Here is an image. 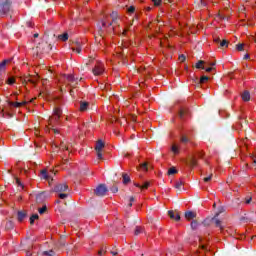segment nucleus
<instances>
[{"instance_id": "nucleus-1", "label": "nucleus", "mask_w": 256, "mask_h": 256, "mask_svg": "<svg viewBox=\"0 0 256 256\" xmlns=\"http://www.w3.org/2000/svg\"><path fill=\"white\" fill-rule=\"evenodd\" d=\"M54 112L48 120L47 129L51 135H61V132L57 129L61 121V115H63V110L61 106L65 105V100L62 97L56 96L54 98Z\"/></svg>"}, {"instance_id": "nucleus-2", "label": "nucleus", "mask_w": 256, "mask_h": 256, "mask_svg": "<svg viewBox=\"0 0 256 256\" xmlns=\"http://www.w3.org/2000/svg\"><path fill=\"white\" fill-rule=\"evenodd\" d=\"M193 129H182L180 133V145L186 148L188 145L195 147Z\"/></svg>"}, {"instance_id": "nucleus-3", "label": "nucleus", "mask_w": 256, "mask_h": 256, "mask_svg": "<svg viewBox=\"0 0 256 256\" xmlns=\"http://www.w3.org/2000/svg\"><path fill=\"white\" fill-rule=\"evenodd\" d=\"M115 30V27L119 26V14L112 12L110 15H105L102 20V27H111Z\"/></svg>"}, {"instance_id": "nucleus-4", "label": "nucleus", "mask_w": 256, "mask_h": 256, "mask_svg": "<svg viewBox=\"0 0 256 256\" xmlns=\"http://www.w3.org/2000/svg\"><path fill=\"white\" fill-rule=\"evenodd\" d=\"M59 83L75 87V85H77V79H75V76L72 74H62L59 78Z\"/></svg>"}, {"instance_id": "nucleus-5", "label": "nucleus", "mask_w": 256, "mask_h": 256, "mask_svg": "<svg viewBox=\"0 0 256 256\" xmlns=\"http://www.w3.org/2000/svg\"><path fill=\"white\" fill-rule=\"evenodd\" d=\"M191 117V111H189V108L185 105H180L178 108V118L180 121H187Z\"/></svg>"}, {"instance_id": "nucleus-6", "label": "nucleus", "mask_w": 256, "mask_h": 256, "mask_svg": "<svg viewBox=\"0 0 256 256\" xmlns=\"http://www.w3.org/2000/svg\"><path fill=\"white\" fill-rule=\"evenodd\" d=\"M11 11V2L6 0L4 3L0 4V17H5L7 13Z\"/></svg>"}, {"instance_id": "nucleus-7", "label": "nucleus", "mask_w": 256, "mask_h": 256, "mask_svg": "<svg viewBox=\"0 0 256 256\" xmlns=\"http://www.w3.org/2000/svg\"><path fill=\"white\" fill-rule=\"evenodd\" d=\"M93 75L99 76L105 73V66L101 62H96L94 68L92 69Z\"/></svg>"}, {"instance_id": "nucleus-8", "label": "nucleus", "mask_w": 256, "mask_h": 256, "mask_svg": "<svg viewBox=\"0 0 256 256\" xmlns=\"http://www.w3.org/2000/svg\"><path fill=\"white\" fill-rule=\"evenodd\" d=\"M107 186L104 184H100L95 190L94 193L97 197H104V195H107Z\"/></svg>"}, {"instance_id": "nucleus-9", "label": "nucleus", "mask_w": 256, "mask_h": 256, "mask_svg": "<svg viewBox=\"0 0 256 256\" xmlns=\"http://www.w3.org/2000/svg\"><path fill=\"white\" fill-rule=\"evenodd\" d=\"M104 148H105V143H103V141L101 140H98L95 146V151L97 152L98 159H103V153H101V151H103Z\"/></svg>"}, {"instance_id": "nucleus-10", "label": "nucleus", "mask_w": 256, "mask_h": 256, "mask_svg": "<svg viewBox=\"0 0 256 256\" xmlns=\"http://www.w3.org/2000/svg\"><path fill=\"white\" fill-rule=\"evenodd\" d=\"M206 62L203 60H200L196 63L195 67L196 69H203L204 71H206V73H211L213 70V67H207L206 68Z\"/></svg>"}, {"instance_id": "nucleus-11", "label": "nucleus", "mask_w": 256, "mask_h": 256, "mask_svg": "<svg viewBox=\"0 0 256 256\" xmlns=\"http://www.w3.org/2000/svg\"><path fill=\"white\" fill-rule=\"evenodd\" d=\"M69 189L67 184H56L53 188L54 193H65Z\"/></svg>"}, {"instance_id": "nucleus-12", "label": "nucleus", "mask_w": 256, "mask_h": 256, "mask_svg": "<svg viewBox=\"0 0 256 256\" xmlns=\"http://www.w3.org/2000/svg\"><path fill=\"white\" fill-rule=\"evenodd\" d=\"M52 149H59L60 151H69V146L65 142L61 141L60 144L55 143Z\"/></svg>"}, {"instance_id": "nucleus-13", "label": "nucleus", "mask_w": 256, "mask_h": 256, "mask_svg": "<svg viewBox=\"0 0 256 256\" xmlns=\"http://www.w3.org/2000/svg\"><path fill=\"white\" fill-rule=\"evenodd\" d=\"M24 105H27V102H13V101H8V106L10 109L16 108L19 109V107H24Z\"/></svg>"}, {"instance_id": "nucleus-14", "label": "nucleus", "mask_w": 256, "mask_h": 256, "mask_svg": "<svg viewBox=\"0 0 256 256\" xmlns=\"http://www.w3.org/2000/svg\"><path fill=\"white\" fill-rule=\"evenodd\" d=\"M27 217V211L21 210L17 212V219L19 223H23L25 221V218Z\"/></svg>"}, {"instance_id": "nucleus-15", "label": "nucleus", "mask_w": 256, "mask_h": 256, "mask_svg": "<svg viewBox=\"0 0 256 256\" xmlns=\"http://www.w3.org/2000/svg\"><path fill=\"white\" fill-rule=\"evenodd\" d=\"M168 215L170 219H174L175 221L181 220V215H179V212H174L173 210L168 211Z\"/></svg>"}, {"instance_id": "nucleus-16", "label": "nucleus", "mask_w": 256, "mask_h": 256, "mask_svg": "<svg viewBox=\"0 0 256 256\" xmlns=\"http://www.w3.org/2000/svg\"><path fill=\"white\" fill-rule=\"evenodd\" d=\"M11 61H13V59H5L0 63V75L1 73H3V71H5L7 64L11 63Z\"/></svg>"}, {"instance_id": "nucleus-17", "label": "nucleus", "mask_w": 256, "mask_h": 256, "mask_svg": "<svg viewBox=\"0 0 256 256\" xmlns=\"http://www.w3.org/2000/svg\"><path fill=\"white\" fill-rule=\"evenodd\" d=\"M171 151L174 153V155H179L181 153V146H179L177 143L172 144Z\"/></svg>"}, {"instance_id": "nucleus-18", "label": "nucleus", "mask_w": 256, "mask_h": 256, "mask_svg": "<svg viewBox=\"0 0 256 256\" xmlns=\"http://www.w3.org/2000/svg\"><path fill=\"white\" fill-rule=\"evenodd\" d=\"M185 217L188 221H191V219H195L197 217V213L193 211H187L185 212Z\"/></svg>"}, {"instance_id": "nucleus-19", "label": "nucleus", "mask_w": 256, "mask_h": 256, "mask_svg": "<svg viewBox=\"0 0 256 256\" xmlns=\"http://www.w3.org/2000/svg\"><path fill=\"white\" fill-rule=\"evenodd\" d=\"M79 109L81 112L87 111V109H89V102L81 101Z\"/></svg>"}, {"instance_id": "nucleus-20", "label": "nucleus", "mask_w": 256, "mask_h": 256, "mask_svg": "<svg viewBox=\"0 0 256 256\" xmlns=\"http://www.w3.org/2000/svg\"><path fill=\"white\" fill-rule=\"evenodd\" d=\"M186 165H189V167H197V158L192 157L189 161H186Z\"/></svg>"}, {"instance_id": "nucleus-21", "label": "nucleus", "mask_w": 256, "mask_h": 256, "mask_svg": "<svg viewBox=\"0 0 256 256\" xmlns=\"http://www.w3.org/2000/svg\"><path fill=\"white\" fill-rule=\"evenodd\" d=\"M73 51H76V53H81V43L79 41H76L74 43V46L72 47Z\"/></svg>"}, {"instance_id": "nucleus-22", "label": "nucleus", "mask_w": 256, "mask_h": 256, "mask_svg": "<svg viewBox=\"0 0 256 256\" xmlns=\"http://www.w3.org/2000/svg\"><path fill=\"white\" fill-rule=\"evenodd\" d=\"M58 39L59 41H69V34L67 32L63 33V34H60L58 35Z\"/></svg>"}, {"instance_id": "nucleus-23", "label": "nucleus", "mask_w": 256, "mask_h": 256, "mask_svg": "<svg viewBox=\"0 0 256 256\" xmlns=\"http://www.w3.org/2000/svg\"><path fill=\"white\" fill-rule=\"evenodd\" d=\"M220 49H227L229 47V41L221 40L219 44Z\"/></svg>"}, {"instance_id": "nucleus-24", "label": "nucleus", "mask_w": 256, "mask_h": 256, "mask_svg": "<svg viewBox=\"0 0 256 256\" xmlns=\"http://www.w3.org/2000/svg\"><path fill=\"white\" fill-rule=\"evenodd\" d=\"M250 99H251V94L249 93V91H244V93H242V100L249 101Z\"/></svg>"}, {"instance_id": "nucleus-25", "label": "nucleus", "mask_w": 256, "mask_h": 256, "mask_svg": "<svg viewBox=\"0 0 256 256\" xmlns=\"http://www.w3.org/2000/svg\"><path fill=\"white\" fill-rule=\"evenodd\" d=\"M141 233H145V229L141 226H136L134 235H141Z\"/></svg>"}, {"instance_id": "nucleus-26", "label": "nucleus", "mask_w": 256, "mask_h": 256, "mask_svg": "<svg viewBox=\"0 0 256 256\" xmlns=\"http://www.w3.org/2000/svg\"><path fill=\"white\" fill-rule=\"evenodd\" d=\"M16 79H15V76H10L7 80H6V83L7 85H15L16 83Z\"/></svg>"}, {"instance_id": "nucleus-27", "label": "nucleus", "mask_w": 256, "mask_h": 256, "mask_svg": "<svg viewBox=\"0 0 256 256\" xmlns=\"http://www.w3.org/2000/svg\"><path fill=\"white\" fill-rule=\"evenodd\" d=\"M43 256H57V253H55V251L53 250H49V251H44L42 253Z\"/></svg>"}, {"instance_id": "nucleus-28", "label": "nucleus", "mask_w": 256, "mask_h": 256, "mask_svg": "<svg viewBox=\"0 0 256 256\" xmlns=\"http://www.w3.org/2000/svg\"><path fill=\"white\" fill-rule=\"evenodd\" d=\"M135 185V187H138L139 189H149V185H150V183L149 182H145L144 183V185H140V184H134Z\"/></svg>"}, {"instance_id": "nucleus-29", "label": "nucleus", "mask_w": 256, "mask_h": 256, "mask_svg": "<svg viewBox=\"0 0 256 256\" xmlns=\"http://www.w3.org/2000/svg\"><path fill=\"white\" fill-rule=\"evenodd\" d=\"M122 178H123L124 185H127V183H130L131 181V178L127 174H122Z\"/></svg>"}, {"instance_id": "nucleus-30", "label": "nucleus", "mask_w": 256, "mask_h": 256, "mask_svg": "<svg viewBox=\"0 0 256 256\" xmlns=\"http://www.w3.org/2000/svg\"><path fill=\"white\" fill-rule=\"evenodd\" d=\"M37 219H39V214H33L30 217V224L33 225L35 223V221H37Z\"/></svg>"}, {"instance_id": "nucleus-31", "label": "nucleus", "mask_w": 256, "mask_h": 256, "mask_svg": "<svg viewBox=\"0 0 256 256\" xmlns=\"http://www.w3.org/2000/svg\"><path fill=\"white\" fill-rule=\"evenodd\" d=\"M107 253V247L102 246L101 249L98 251L99 256H103Z\"/></svg>"}, {"instance_id": "nucleus-32", "label": "nucleus", "mask_w": 256, "mask_h": 256, "mask_svg": "<svg viewBox=\"0 0 256 256\" xmlns=\"http://www.w3.org/2000/svg\"><path fill=\"white\" fill-rule=\"evenodd\" d=\"M140 169H142V171H149V163L140 164Z\"/></svg>"}, {"instance_id": "nucleus-33", "label": "nucleus", "mask_w": 256, "mask_h": 256, "mask_svg": "<svg viewBox=\"0 0 256 256\" xmlns=\"http://www.w3.org/2000/svg\"><path fill=\"white\" fill-rule=\"evenodd\" d=\"M38 213L40 215H44V213H47V205H44L42 208H39Z\"/></svg>"}, {"instance_id": "nucleus-34", "label": "nucleus", "mask_w": 256, "mask_h": 256, "mask_svg": "<svg viewBox=\"0 0 256 256\" xmlns=\"http://www.w3.org/2000/svg\"><path fill=\"white\" fill-rule=\"evenodd\" d=\"M152 3L154 7H161V3H163V0H152Z\"/></svg>"}, {"instance_id": "nucleus-35", "label": "nucleus", "mask_w": 256, "mask_h": 256, "mask_svg": "<svg viewBox=\"0 0 256 256\" xmlns=\"http://www.w3.org/2000/svg\"><path fill=\"white\" fill-rule=\"evenodd\" d=\"M177 174V170L175 167H171L169 170H168V175H175Z\"/></svg>"}, {"instance_id": "nucleus-36", "label": "nucleus", "mask_w": 256, "mask_h": 256, "mask_svg": "<svg viewBox=\"0 0 256 256\" xmlns=\"http://www.w3.org/2000/svg\"><path fill=\"white\" fill-rule=\"evenodd\" d=\"M207 81H209V76H202L200 78V83L203 84V83H207Z\"/></svg>"}, {"instance_id": "nucleus-37", "label": "nucleus", "mask_w": 256, "mask_h": 256, "mask_svg": "<svg viewBox=\"0 0 256 256\" xmlns=\"http://www.w3.org/2000/svg\"><path fill=\"white\" fill-rule=\"evenodd\" d=\"M197 227H199V223L196 220H193L191 222V228L192 229H197Z\"/></svg>"}, {"instance_id": "nucleus-38", "label": "nucleus", "mask_w": 256, "mask_h": 256, "mask_svg": "<svg viewBox=\"0 0 256 256\" xmlns=\"http://www.w3.org/2000/svg\"><path fill=\"white\" fill-rule=\"evenodd\" d=\"M127 13L129 15H132V13H135V6H130L128 9H127Z\"/></svg>"}, {"instance_id": "nucleus-39", "label": "nucleus", "mask_w": 256, "mask_h": 256, "mask_svg": "<svg viewBox=\"0 0 256 256\" xmlns=\"http://www.w3.org/2000/svg\"><path fill=\"white\" fill-rule=\"evenodd\" d=\"M41 175H42L43 179H49V174H47V170H42Z\"/></svg>"}, {"instance_id": "nucleus-40", "label": "nucleus", "mask_w": 256, "mask_h": 256, "mask_svg": "<svg viewBox=\"0 0 256 256\" xmlns=\"http://www.w3.org/2000/svg\"><path fill=\"white\" fill-rule=\"evenodd\" d=\"M215 225L216 227H219V229H221V231H223V226H221V221L218 219H215Z\"/></svg>"}, {"instance_id": "nucleus-41", "label": "nucleus", "mask_w": 256, "mask_h": 256, "mask_svg": "<svg viewBox=\"0 0 256 256\" xmlns=\"http://www.w3.org/2000/svg\"><path fill=\"white\" fill-rule=\"evenodd\" d=\"M209 0H200L201 7H207Z\"/></svg>"}, {"instance_id": "nucleus-42", "label": "nucleus", "mask_w": 256, "mask_h": 256, "mask_svg": "<svg viewBox=\"0 0 256 256\" xmlns=\"http://www.w3.org/2000/svg\"><path fill=\"white\" fill-rule=\"evenodd\" d=\"M244 47H245V44H237L236 45L237 51H243Z\"/></svg>"}, {"instance_id": "nucleus-43", "label": "nucleus", "mask_w": 256, "mask_h": 256, "mask_svg": "<svg viewBox=\"0 0 256 256\" xmlns=\"http://www.w3.org/2000/svg\"><path fill=\"white\" fill-rule=\"evenodd\" d=\"M175 187L176 189H181V187H183V182L182 181L176 182Z\"/></svg>"}, {"instance_id": "nucleus-44", "label": "nucleus", "mask_w": 256, "mask_h": 256, "mask_svg": "<svg viewBox=\"0 0 256 256\" xmlns=\"http://www.w3.org/2000/svg\"><path fill=\"white\" fill-rule=\"evenodd\" d=\"M211 179H213V174H210L208 177H205L204 182L209 183V181H211Z\"/></svg>"}, {"instance_id": "nucleus-45", "label": "nucleus", "mask_w": 256, "mask_h": 256, "mask_svg": "<svg viewBox=\"0 0 256 256\" xmlns=\"http://www.w3.org/2000/svg\"><path fill=\"white\" fill-rule=\"evenodd\" d=\"M131 25H133V23H131V24L129 25V27H131ZM129 27H126V28L123 30L122 35L126 36L127 33H129Z\"/></svg>"}, {"instance_id": "nucleus-46", "label": "nucleus", "mask_w": 256, "mask_h": 256, "mask_svg": "<svg viewBox=\"0 0 256 256\" xmlns=\"http://www.w3.org/2000/svg\"><path fill=\"white\" fill-rule=\"evenodd\" d=\"M199 241H200V247H201V249H203V251H206L207 245H205V244L202 243L201 238H199Z\"/></svg>"}, {"instance_id": "nucleus-47", "label": "nucleus", "mask_w": 256, "mask_h": 256, "mask_svg": "<svg viewBox=\"0 0 256 256\" xmlns=\"http://www.w3.org/2000/svg\"><path fill=\"white\" fill-rule=\"evenodd\" d=\"M197 157H198V159H203V157H205V153L204 152H197Z\"/></svg>"}, {"instance_id": "nucleus-48", "label": "nucleus", "mask_w": 256, "mask_h": 256, "mask_svg": "<svg viewBox=\"0 0 256 256\" xmlns=\"http://www.w3.org/2000/svg\"><path fill=\"white\" fill-rule=\"evenodd\" d=\"M58 197H59V199H67V194H65V193H60V194L58 195Z\"/></svg>"}, {"instance_id": "nucleus-49", "label": "nucleus", "mask_w": 256, "mask_h": 256, "mask_svg": "<svg viewBox=\"0 0 256 256\" xmlns=\"http://www.w3.org/2000/svg\"><path fill=\"white\" fill-rule=\"evenodd\" d=\"M214 43H216L217 45H220V43H221V38L215 37V38H214Z\"/></svg>"}, {"instance_id": "nucleus-50", "label": "nucleus", "mask_w": 256, "mask_h": 256, "mask_svg": "<svg viewBox=\"0 0 256 256\" xmlns=\"http://www.w3.org/2000/svg\"><path fill=\"white\" fill-rule=\"evenodd\" d=\"M135 201L134 197H130V203L128 204V207H133V202Z\"/></svg>"}, {"instance_id": "nucleus-51", "label": "nucleus", "mask_w": 256, "mask_h": 256, "mask_svg": "<svg viewBox=\"0 0 256 256\" xmlns=\"http://www.w3.org/2000/svg\"><path fill=\"white\" fill-rule=\"evenodd\" d=\"M111 191H112V193H117L119 191V189L117 188V186H113Z\"/></svg>"}, {"instance_id": "nucleus-52", "label": "nucleus", "mask_w": 256, "mask_h": 256, "mask_svg": "<svg viewBox=\"0 0 256 256\" xmlns=\"http://www.w3.org/2000/svg\"><path fill=\"white\" fill-rule=\"evenodd\" d=\"M179 61H181V63H183V61H185V55H180L179 56Z\"/></svg>"}, {"instance_id": "nucleus-53", "label": "nucleus", "mask_w": 256, "mask_h": 256, "mask_svg": "<svg viewBox=\"0 0 256 256\" xmlns=\"http://www.w3.org/2000/svg\"><path fill=\"white\" fill-rule=\"evenodd\" d=\"M145 11H146L147 13H149V11H153V7L148 6V7L145 8Z\"/></svg>"}, {"instance_id": "nucleus-54", "label": "nucleus", "mask_w": 256, "mask_h": 256, "mask_svg": "<svg viewBox=\"0 0 256 256\" xmlns=\"http://www.w3.org/2000/svg\"><path fill=\"white\" fill-rule=\"evenodd\" d=\"M16 183H17V185H19L20 187H23V184L21 183V180H19V178L16 179Z\"/></svg>"}, {"instance_id": "nucleus-55", "label": "nucleus", "mask_w": 256, "mask_h": 256, "mask_svg": "<svg viewBox=\"0 0 256 256\" xmlns=\"http://www.w3.org/2000/svg\"><path fill=\"white\" fill-rule=\"evenodd\" d=\"M94 59L90 58L89 61L86 63V65H91L93 63Z\"/></svg>"}, {"instance_id": "nucleus-56", "label": "nucleus", "mask_w": 256, "mask_h": 256, "mask_svg": "<svg viewBox=\"0 0 256 256\" xmlns=\"http://www.w3.org/2000/svg\"><path fill=\"white\" fill-rule=\"evenodd\" d=\"M28 82L29 83H32V85H35L37 82L35 81V80H33V79H28Z\"/></svg>"}, {"instance_id": "nucleus-57", "label": "nucleus", "mask_w": 256, "mask_h": 256, "mask_svg": "<svg viewBox=\"0 0 256 256\" xmlns=\"http://www.w3.org/2000/svg\"><path fill=\"white\" fill-rule=\"evenodd\" d=\"M26 25L27 27H33V22H27Z\"/></svg>"}, {"instance_id": "nucleus-58", "label": "nucleus", "mask_w": 256, "mask_h": 256, "mask_svg": "<svg viewBox=\"0 0 256 256\" xmlns=\"http://www.w3.org/2000/svg\"><path fill=\"white\" fill-rule=\"evenodd\" d=\"M69 160H67V159H65V158H62V163L64 164V165H66V163L68 162Z\"/></svg>"}, {"instance_id": "nucleus-59", "label": "nucleus", "mask_w": 256, "mask_h": 256, "mask_svg": "<svg viewBox=\"0 0 256 256\" xmlns=\"http://www.w3.org/2000/svg\"><path fill=\"white\" fill-rule=\"evenodd\" d=\"M13 95L14 97H16L15 99L17 100V97H19V92H14Z\"/></svg>"}, {"instance_id": "nucleus-60", "label": "nucleus", "mask_w": 256, "mask_h": 256, "mask_svg": "<svg viewBox=\"0 0 256 256\" xmlns=\"http://www.w3.org/2000/svg\"><path fill=\"white\" fill-rule=\"evenodd\" d=\"M251 200H252L251 198L247 199L246 204L249 205V203H251Z\"/></svg>"}, {"instance_id": "nucleus-61", "label": "nucleus", "mask_w": 256, "mask_h": 256, "mask_svg": "<svg viewBox=\"0 0 256 256\" xmlns=\"http://www.w3.org/2000/svg\"><path fill=\"white\" fill-rule=\"evenodd\" d=\"M249 57H250L249 54L244 55L245 60L249 59Z\"/></svg>"}, {"instance_id": "nucleus-62", "label": "nucleus", "mask_w": 256, "mask_h": 256, "mask_svg": "<svg viewBox=\"0 0 256 256\" xmlns=\"http://www.w3.org/2000/svg\"><path fill=\"white\" fill-rule=\"evenodd\" d=\"M31 255H33L31 252L29 251L26 252V256H31Z\"/></svg>"}, {"instance_id": "nucleus-63", "label": "nucleus", "mask_w": 256, "mask_h": 256, "mask_svg": "<svg viewBox=\"0 0 256 256\" xmlns=\"http://www.w3.org/2000/svg\"><path fill=\"white\" fill-rule=\"evenodd\" d=\"M209 65H210V67H214L215 62H211V63H209Z\"/></svg>"}, {"instance_id": "nucleus-64", "label": "nucleus", "mask_w": 256, "mask_h": 256, "mask_svg": "<svg viewBox=\"0 0 256 256\" xmlns=\"http://www.w3.org/2000/svg\"><path fill=\"white\" fill-rule=\"evenodd\" d=\"M111 254H112V255H117V252L112 251Z\"/></svg>"}]
</instances>
